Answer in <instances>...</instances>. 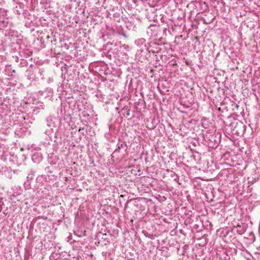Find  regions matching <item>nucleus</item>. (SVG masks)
<instances>
[{
  "label": "nucleus",
  "instance_id": "obj_7",
  "mask_svg": "<svg viewBox=\"0 0 260 260\" xmlns=\"http://www.w3.org/2000/svg\"><path fill=\"white\" fill-rule=\"evenodd\" d=\"M238 234H240V235H241V234H242V232L240 233V232H239L238 231Z\"/></svg>",
  "mask_w": 260,
  "mask_h": 260
},
{
  "label": "nucleus",
  "instance_id": "obj_1",
  "mask_svg": "<svg viewBox=\"0 0 260 260\" xmlns=\"http://www.w3.org/2000/svg\"><path fill=\"white\" fill-rule=\"evenodd\" d=\"M126 146V144L124 142L122 143H118L117 145V148L115 149V152H119L120 149L125 147Z\"/></svg>",
  "mask_w": 260,
  "mask_h": 260
},
{
  "label": "nucleus",
  "instance_id": "obj_8",
  "mask_svg": "<svg viewBox=\"0 0 260 260\" xmlns=\"http://www.w3.org/2000/svg\"><path fill=\"white\" fill-rule=\"evenodd\" d=\"M126 115H129V112H127Z\"/></svg>",
  "mask_w": 260,
  "mask_h": 260
},
{
  "label": "nucleus",
  "instance_id": "obj_10",
  "mask_svg": "<svg viewBox=\"0 0 260 260\" xmlns=\"http://www.w3.org/2000/svg\"><path fill=\"white\" fill-rule=\"evenodd\" d=\"M241 228V226H240V225H238V226L237 227V228Z\"/></svg>",
  "mask_w": 260,
  "mask_h": 260
},
{
  "label": "nucleus",
  "instance_id": "obj_3",
  "mask_svg": "<svg viewBox=\"0 0 260 260\" xmlns=\"http://www.w3.org/2000/svg\"><path fill=\"white\" fill-rule=\"evenodd\" d=\"M228 170H226V169H223L222 170H221L219 173V174L220 175H223V174H225V175H227L228 173Z\"/></svg>",
  "mask_w": 260,
  "mask_h": 260
},
{
  "label": "nucleus",
  "instance_id": "obj_9",
  "mask_svg": "<svg viewBox=\"0 0 260 260\" xmlns=\"http://www.w3.org/2000/svg\"><path fill=\"white\" fill-rule=\"evenodd\" d=\"M116 110H119V108H118V107H117V108H116Z\"/></svg>",
  "mask_w": 260,
  "mask_h": 260
},
{
  "label": "nucleus",
  "instance_id": "obj_4",
  "mask_svg": "<svg viewBox=\"0 0 260 260\" xmlns=\"http://www.w3.org/2000/svg\"><path fill=\"white\" fill-rule=\"evenodd\" d=\"M215 138V136H212L211 138V140H213V141L215 142V144H218L219 142H220V140H216L214 138Z\"/></svg>",
  "mask_w": 260,
  "mask_h": 260
},
{
  "label": "nucleus",
  "instance_id": "obj_2",
  "mask_svg": "<svg viewBox=\"0 0 260 260\" xmlns=\"http://www.w3.org/2000/svg\"><path fill=\"white\" fill-rule=\"evenodd\" d=\"M214 18L215 17H213V16H212L210 18H204V23L207 24H210L213 21Z\"/></svg>",
  "mask_w": 260,
  "mask_h": 260
},
{
  "label": "nucleus",
  "instance_id": "obj_5",
  "mask_svg": "<svg viewBox=\"0 0 260 260\" xmlns=\"http://www.w3.org/2000/svg\"><path fill=\"white\" fill-rule=\"evenodd\" d=\"M84 127H80L79 129V132H80L81 131H83L84 129Z\"/></svg>",
  "mask_w": 260,
  "mask_h": 260
},
{
  "label": "nucleus",
  "instance_id": "obj_6",
  "mask_svg": "<svg viewBox=\"0 0 260 260\" xmlns=\"http://www.w3.org/2000/svg\"><path fill=\"white\" fill-rule=\"evenodd\" d=\"M12 73H15V70H13V71H12Z\"/></svg>",
  "mask_w": 260,
  "mask_h": 260
}]
</instances>
